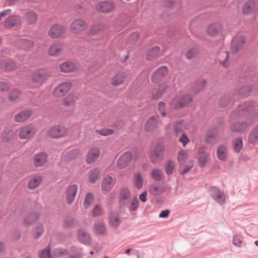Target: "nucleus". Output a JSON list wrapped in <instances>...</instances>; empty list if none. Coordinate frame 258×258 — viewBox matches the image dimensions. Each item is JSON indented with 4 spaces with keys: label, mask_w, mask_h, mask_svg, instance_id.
<instances>
[{
    "label": "nucleus",
    "mask_w": 258,
    "mask_h": 258,
    "mask_svg": "<svg viewBox=\"0 0 258 258\" xmlns=\"http://www.w3.org/2000/svg\"><path fill=\"white\" fill-rule=\"evenodd\" d=\"M46 79L47 75L44 70H37L33 73L29 82V85L31 87H40Z\"/></svg>",
    "instance_id": "obj_1"
},
{
    "label": "nucleus",
    "mask_w": 258,
    "mask_h": 258,
    "mask_svg": "<svg viewBox=\"0 0 258 258\" xmlns=\"http://www.w3.org/2000/svg\"><path fill=\"white\" fill-rule=\"evenodd\" d=\"M36 132V127L31 125H26L20 128L18 136L20 140L28 141L32 138Z\"/></svg>",
    "instance_id": "obj_2"
},
{
    "label": "nucleus",
    "mask_w": 258,
    "mask_h": 258,
    "mask_svg": "<svg viewBox=\"0 0 258 258\" xmlns=\"http://www.w3.org/2000/svg\"><path fill=\"white\" fill-rule=\"evenodd\" d=\"M47 136L51 139H58L67 136V128L61 125H55L48 130Z\"/></svg>",
    "instance_id": "obj_3"
},
{
    "label": "nucleus",
    "mask_w": 258,
    "mask_h": 258,
    "mask_svg": "<svg viewBox=\"0 0 258 258\" xmlns=\"http://www.w3.org/2000/svg\"><path fill=\"white\" fill-rule=\"evenodd\" d=\"M192 101L188 94H184L175 97L171 102V106L175 108H180L188 105Z\"/></svg>",
    "instance_id": "obj_4"
},
{
    "label": "nucleus",
    "mask_w": 258,
    "mask_h": 258,
    "mask_svg": "<svg viewBox=\"0 0 258 258\" xmlns=\"http://www.w3.org/2000/svg\"><path fill=\"white\" fill-rule=\"evenodd\" d=\"M72 87V84L71 82H62L55 88L52 94L55 97H61L69 92Z\"/></svg>",
    "instance_id": "obj_5"
},
{
    "label": "nucleus",
    "mask_w": 258,
    "mask_h": 258,
    "mask_svg": "<svg viewBox=\"0 0 258 258\" xmlns=\"http://www.w3.org/2000/svg\"><path fill=\"white\" fill-rule=\"evenodd\" d=\"M133 158L132 153L127 151L122 153L117 159L116 163V166L119 169H122L127 167Z\"/></svg>",
    "instance_id": "obj_6"
},
{
    "label": "nucleus",
    "mask_w": 258,
    "mask_h": 258,
    "mask_svg": "<svg viewBox=\"0 0 258 258\" xmlns=\"http://www.w3.org/2000/svg\"><path fill=\"white\" fill-rule=\"evenodd\" d=\"M86 22L82 19H76L71 24L70 30L74 34L78 35L84 31L86 28Z\"/></svg>",
    "instance_id": "obj_7"
},
{
    "label": "nucleus",
    "mask_w": 258,
    "mask_h": 258,
    "mask_svg": "<svg viewBox=\"0 0 258 258\" xmlns=\"http://www.w3.org/2000/svg\"><path fill=\"white\" fill-rule=\"evenodd\" d=\"M211 197L219 205H223L226 202V196L224 191L216 187H212L210 189Z\"/></svg>",
    "instance_id": "obj_8"
},
{
    "label": "nucleus",
    "mask_w": 258,
    "mask_h": 258,
    "mask_svg": "<svg viewBox=\"0 0 258 258\" xmlns=\"http://www.w3.org/2000/svg\"><path fill=\"white\" fill-rule=\"evenodd\" d=\"M164 148L162 145H156L150 153V159L152 162L155 163L162 159Z\"/></svg>",
    "instance_id": "obj_9"
},
{
    "label": "nucleus",
    "mask_w": 258,
    "mask_h": 258,
    "mask_svg": "<svg viewBox=\"0 0 258 258\" xmlns=\"http://www.w3.org/2000/svg\"><path fill=\"white\" fill-rule=\"evenodd\" d=\"M96 8L100 13L108 14L114 11V5L110 1H103L98 3Z\"/></svg>",
    "instance_id": "obj_10"
},
{
    "label": "nucleus",
    "mask_w": 258,
    "mask_h": 258,
    "mask_svg": "<svg viewBox=\"0 0 258 258\" xmlns=\"http://www.w3.org/2000/svg\"><path fill=\"white\" fill-rule=\"evenodd\" d=\"M63 26L59 24H54L50 28L48 34L52 38H57L61 37L65 32Z\"/></svg>",
    "instance_id": "obj_11"
},
{
    "label": "nucleus",
    "mask_w": 258,
    "mask_h": 258,
    "mask_svg": "<svg viewBox=\"0 0 258 258\" xmlns=\"http://www.w3.org/2000/svg\"><path fill=\"white\" fill-rule=\"evenodd\" d=\"M246 42V37L243 35H237L233 40L231 50L236 53L241 50Z\"/></svg>",
    "instance_id": "obj_12"
},
{
    "label": "nucleus",
    "mask_w": 258,
    "mask_h": 258,
    "mask_svg": "<svg viewBox=\"0 0 258 258\" xmlns=\"http://www.w3.org/2000/svg\"><path fill=\"white\" fill-rule=\"evenodd\" d=\"M78 192V186L75 184L70 185L68 186L66 191V202L68 205H71L74 202Z\"/></svg>",
    "instance_id": "obj_13"
},
{
    "label": "nucleus",
    "mask_w": 258,
    "mask_h": 258,
    "mask_svg": "<svg viewBox=\"0 0 258 258\" xmlns=\"http://www.w3.org/2000/svg\"><path fill=\"white\" fill-rule=\"evenodd\" d=\"M100 155L99 148L93 147L89 150L86 155V162L88 164H91L94 163Z\"/></svg>",
    "instance_id": "obj_14"
},
{
    "label": "nucleus",
    "mask_w": 258,
    "mask_h": 258,
    "mask_svg": "<svg viewBox=\"0 0 258 258\" xmlns=\"http://www.w3.org/2000/svg\"><path fill=\"white\" fill-rule=\"evenodd\" d=\"M223 31L222 25L220 23H214L209 25L206 30L208 35L216 37L220 34Z\"/></svg>",
    "instance_id": "obj_15"
},
{
    "label": "nucleus",
    "mask_w": 258,
    "mask_h": 258,
    "mask_svg": "<svg viewBox=\"0 0 258 258\" xmlns=\"http://www.w3.org/2000/svg\"><path fill=\"white\" fill-rule=\"evenodd\" d=\"M168 74L167 68L165 67H161L158 69L153 74L152 81L153 83H158L166 76Z\"/></svg>",
    "instance_id": "obj_16"
},
{
    "label": "nucleus",
    "mask_w": 258,
    "mask_h": 258,
    "mask_svg": "<svg viewBox=\"0 0 258 258\" xmlns=\"http://www.w3.org/2000/svg\"><path fill=\"white\" fill-rule=\"evenodd\" d=\"M43 178L41 175H34L31 176L28 182L27 187L30 190L37 188L42 183Z\"/></svg>",
    "instance_id": "obj_17"
},
{
    "label": "nucleus",
    "mask_w": 258,
    "mask_h": 258,
    "mask_svg": "<svg viewBox=\"0 0 258 258\" xmlns=\"http://www.w3.org/2000/svg\"><path fill=\"white\" fill-rule=\"evenodd\" d=\"M47 161V155L44 153H39L36 154L33 159V164L36 167L44 165Z\"/></svg>",
    "instance_id": "obj_18"
},
{
    "label": "nucleus",
    "mask_w": 258,
    "mask_h": 258,
    "mask_svg": "<svg viewBox=\"0 0 258 258\" xmlns=\"http://www.w3.org/2000/svg\"><path fill=\"white\" fill-rule=\"evenodd\" d=\"M63 50V44L58 42H55L50 46L48 50V53L50 56H56L59 55Z\"/></svg>",
    "instance_id": "obj_19"
},
{
    "label": "nucleus",
    "mask_w": 258,
    "mask_h": 258,
    "mask_svg": "<svg viewBox=\"0 0 258 258\" xmlns=\"http://www.w3.org/2000/svg\"><path fill=\"white\" fill-rule=\"evenodd\" d=\"M126 78V74L124 73H118L112 77L110 84L113 87H117L122 85Z\"/></svg>",
    "instance_id": "obj_20"
},
{
    "label": "nucleus",
    "mask_w": 258,
    "mask_h": 258,
    "mask_svg": "<svg viewBox=\"0 0 258 258\" xmlns=\"http://www.w3.org/2000/svg\"><path fill=\"white\" fill-rule=\"evenodd\" d=\"M59 68L60 72L64 73L74 72L77 69L76 65L72 61H66L61 63Z\"/></svg>",
    "instance_id": "obj_21"
},
{
    "label": "nucleus",
    "mask_w": 258,
    "mask_h": 258,
    "mask_svg": "<svg viewBox=\"0 0 258 258\" xmlns=\"http://www.w3.org/2000/svg\"><path fill=\"white\" fill-rule=\"evenodd\" d=\"M189 126V124L186 121H178L174 123V132L177 136L179 134L188 130Z\"/></svg>",
    "instance_id": "obj_22"
},
{
    "label": "nucleus",
    "mask_w": 258,
    "mask_h": 258,
    "mask_svg": "<svg viewBox=\"0 0 258 258\" xmlns=\"http://www.w3.org/2000/svg\"><path fill=\"white\" fill-rule=\"evenodd\" d=\"M31 115V110H24L16 114L14 117V120L16 122H22L27 120Z\"/></svg>",
    "instance_id": "obj_23"
},
{
    "label": "nucleus",
    "mask_w": 258,
    "mask_h": 258,
    "mask_svg": "<svg viewBox=\"0 0 258 258\" xmlns=\"http://www.w3.org/2000/svg\"><path fill=\"white\" fill-rule=\"evenodd\" d=\"M114 185V181L112 177L109 175L106 176L103 178L101 184L102 190L105 192L110 190Z\"/></svg>",
    "instance_id": "obj_24"
},
{
    "label": "nucleus",
    "mask_w": 258,
    "mask_h": 258,
    "mask_svg": "<svg viewBox=\"0 0 258 258\" xmlns=\"http://www.w3.org/2000/svg\"><path fill=\"white\" fill-rule=\"evenodd\" d=\"M257 3L255 0H249L246 2L242 8V12L244 14H249L256 8Z\"/></svg>",
    "instance_id": "obj_25"
},
{
    "label": "nucleus",
    "mask_w": 258,
    "mask_h": 258,
    "mask_svg": "<svg viewBox=\"0 0 258 258\" xmlns=\"http://www.w3.org/2000/svg\"><path fill=\"white\" fill-rule=\"evenodd\" d=\"M15 62L12 60H0V68L5 71H13L16 69Z\"/></svg>",
    "instance_id": "obj_26"
},
{
    "label": "nucleus",
    "mask_w": 258,
    "mask_h": 258,
    "mask_svg": "<svg viewBox=\"0 0 258 258\" xmlns=\"http://www.w3.org/2000/svg\"><path fill=\"white\" fill-rule=\"evenodd\" d=\"M21 24L20 17L16 16H12L8 17L5 22V25L7 28L17 26Z\"/></svg>",
    "instance_id": "obj_27"
},
{
    "label": "nucleus",
    "mask_w": 258,
    "mask_h": 258,
    "mask_svg": "<svg viewBox=\"0 0 258 258\" xmlns=\"http://www.w3.org/2000/svg\"><path fill=\"white\" fill-rule=\"evenodd\" d=\"M39 219V215L37 213L28 215L23 220V224L25 226H29Z\"/></svg>",
    "instance_id": "obj_28"
},
{
    "label": "nucleus",
    "mask_w": 258,
    "mask_h": 258,
    "mask_svg": "<svg viewBox=\"0 0 258 258\" xmlns=\"http://www.w3.org/2000/svg\"><path fill=\"white\" fill-rule=\"evenodd\" d=\"M158 118L156 116H152L150 117L146 121L144 129L146 132H151L153 131L156 127L157 124Z\"/></svg>",
    "instance_id": "obj_29"
},
{
    "label": "nucleus",
    "mask_w": 258,
    "mask_h": 258,
    "mask_svg": "<svg viewBox=\"0 0 258 258\" xmlns=\"http://www.w3.org/2000/svg\"><path fill=\"white\" fill-rule=\"evenodd\" d=\"M251 124V123H247L246 122H238L234 123L231 130L233 132H242L247 129Z\"/></svg>",
    "instance_id": "obj_30"
},
{
    "label": "nucleus",
    "mask_w": 258,
    "mask_h": 258,
    "mask_svg": "<svg viewBox=\"0 0 258 258\" xmlns=\"http://www.w3.org/2000/svg\"><path fill=\"white\" fill-rule=\"evenodd\" d=\"M204 148H201L198 151V162L201 167L204 166L208 161V157Z\"/></svg>",
    "instance_id": "obj_31"
},
{
    "label": "nucleus",
    "mask_w": 258,
    "mask_h": 258,
    "mask_svg": "<svg viewBox=\"0 0 258 258\" xmlns=\"http://www.w3.org/2000/svg\"><path fill=\"white\" fill-rule=\"evenodd\" d=\"M79 240L85 244H89L91 241L90 236L84 230L80 229L78 232Z\"/></svg>",
    "instance_id": "obj_32"
},
{
    "label": "nucleus",
    "mask_w": 258,
    "mask_h": 258,
    "mask_svg": "<svg viewBox=\"0 0 258 258\" xmlns=\"http://www.w3.org/2000/svg\"><path fill=\"white\" fill-rule=\"evenodd\" d=\"M133 183L136 188L138 189H140L143 187L144 181L141 173L138 172L134 174Z\"/></svg>",
    "instance_id": "obj_33"
},
{
    "label": "nucleus",
    "mask_w": 258,
    "mask_h": 258,
    "mask_svg": "<svg viewBox=\"0 0 258 258\" xmlns=\"http://www.w3.org/2000/svg\"><path fill=\"white\" fill-rule=\"evenodd\" d=\"M149 192L151 194L157 196L162 194L164 192V188L162 185L153 184L149 187Z\"/></svg>",
    "instance_id": "obj_34"
},
{
    "label": "nucleus",
    "mask_w": 258,
    "mask_h": 258,
    "mask_svg": "<svg viewBox=\"0 0 258 258\" xmlns=\"http://www.w3.org/2000/svg\"><path fill=\"white\" fill-rule=\"evenodd\" d=\"M120 223V220L117 214L111 213L109 217V224L110 226L113 227L117 228Z\"/></svg>",
    "instance_id": "obj_35"
},
{
    "label": "nucleus",
    "mask_w": 258,
    "mask_h": 258,
    "mask_svg": "<svg viewBox=\"0 0 258 258\" xmlns=\"http://www.w3.org/2000/svg\"><path fill=\"white\" fill-rule=\"evenodd\" d=\"M81 154L80 150L74 149L69 151L65 156V159L68 161L73 160L78 158Z\"/></svg>",
    "instance_id": "obj_36"
},
{
    "label": "nucleus",
    "mask_w": 258,
    "mask_h": 258,
    "mask_svg": "<svg viewBox=\"0 0 258 258\" xmlns=\"http://www.w3.org/2000/svg\"><path fill=\"white\" fill-rule=\"evenodd\" d=\"M100 178V171L97 169H94L89 171L88 180L91 183H95Z\"/></svg>",
    "instance_id": "obj_37"
},
{
    "label": "nucleus",
    "mask_w": 258,
    "mask_h": 258,
    "mask_svg": "<svg viewBox=\"0 0 258 258\" xmlns=\"http://www.w3.org/2000/svg\"><path fill=\"white\" fill-rule=\"evenodd\" d=\"M217 155L218 158L222 161L226 160L227 156V149L226 146H220L217 150Z\"/></svg>",
    "instance_id": "obj_38"
},
{
    "label": "nucleus",
    "mask_w": 258,
    "mask_h": 258,
    "mask_svg": "<svg viewBox=\"0 0 258 258\" xmlns=\"http://www.w3.org/2000/svg\"><path fill=\"white\" fill-rule=\"evenodd\" d=\"M24 19L28 24H32L36 22L37 17L34 12L29 11L25 13Z\"/></svg>",
    "instance_id": "obj_39"
},
{
    "label": "nucleus",
    "mask_w": 258,
    "mask_h": 258,
    "mask_svg": "<svg viewBox=\"0 0 258 258\" xmlns=\"http://www.w3.org/2000/svg\"><path fill=\"white\" fill-rule=\"evenodd\" d=\"M248 141L251 144L255 143L258 141V124L254 126L249 133Z\"/></svg>",
    "instance_id": "obj_40"
},
{
    "label": "nucleus",
    "mask_w": 258,
    "mask_h": 258,
    "mask_svg": "<svg viewBox=\"0 0 258 258\" xmlns=\"http://www.w3.org/2000/svg\"><path fill=\"white\" fill-rule=\"evenodd\" d=\"M94 228L95 232L98 234H104L106 231L105 225L103 222H96L94 224Z\"/></svg>",
    "instance_id": "obj_41"
},
{
    "label": "nucleus",
    "mask_w": 258,
    "mask_h": 258,
    "mask_svg": "<svg viewBox=\"0 0 258 258\" xmlns=\"http://www.w3.org/2000/svg\"><path fill=\"white\" fill-rule=\"evenodd\" d=\"M228 52L226 51H221L218 54L219 61L223 67L227 66V60L228 58Z\"/></svg>",
    "instance_id": "obj_42"
},
{
    "label": "nucleus",
    "mask_w": 258,
    "mask_h": 258,
    "mask_svg": "<svg viewBox=\"0 0 258 258\" xmlns=\"http://www.w3.org/2000/svg\"><path fill=\"white\" fill-rule=\"evenodd\" d=\"M188 157V152L184 150H180L177 155V158L180 165L184 164Z\"/></svg>",
    "instance_id": "obj_43"
},
{
    "label": "nucleus",
    "mask_w": 258,
    "mask_h": 258,
    "mask_svg": "<svg viewBox=\"0 0 258 258\" xmlns=\"http://www.w3.org/2000/svg\"><path fill=\"white\" fill-rule=\"evenodd\" d=\"M160 52V49L158 47H154L149 50L147 54V58L148 60L153 59L157 57Z\"/></svg>",
    "instance_id": "obj_44"
},
{
    "label": "nucleus",
    "mask_w": 258,
    "mask_h": 258,
    "mask_svg": "<svg viewBox=\"0 0 258 258\" xmlns=\"http://www.w3.org/2000/svg\"><path fill=\"white\" fill-rule=\"evenodd\" d=\"M44 232V227L42 224H38L34 228L32 235L35 239L39 238Z\"/></svg>",
    "instance_id": "obj_45"
},
{
    "label": "nucleus",
    "mask_w": 258,
    "mask_h": 258,
    "mask_svg": "<svg viewBox=\"0 0 258 258\" xmlns=\"http://www.w3.org/2000/svg\"><path fill=\"white\" fill-rule=\"evenodd\" d=\"M194 161L189 160L185 166L183 164L180 165L179 173L181 175H183L187 173L194 166Z\"/></svg>",
    "instance_id": "obj_46"
},
{
    "label": "nucleus",
    "mask_w": 258,
    "mask_h": 258,
    "mask_svg": "<svg viewBox=\"0 0 258 258\" xmlns=\"http://www.w3.org/2000/svg\"><path fill=\"white\" fill-rule=\"evenodd\" d=\"M131 194L130 190L127 188H122L120 190L119 194V201L123 202L124 200H127L130 197Z\"/></svg>",
    "instance_id": "obj_47"
},
{
    "label": "nucleus",
    "mask_w": 258,
    "mask_h": 258,
    "mask_svg": "<svg viewBox=\"0 0 258 258\" xmlns=\"http://www.w3.org/2000/svg\"><path fill=\"white\" fill-rule=\"evenodd\" d=\"M151 175L153 179L157 181H160L162 179L163 172L160 169H154L152 171Z\"/></svg>",
    "instance_id": "obj_48"
},
{
    "label": "nucleus",
    "mask_w": 258,
    "mask_h": 258,
    "mask_svg": "<svg viewBox=\"0 0 258 258\" xmlns=\"http://www.w3.org/2000/svg\"><path fill=\"white\" fill-rule=\"evenodd\" d=\"M175 164L174 162L171 160L168 161L165 167V172L167 174H171L174 171Z\"/></svg>",
    "instance_id": "obj_49"
},
{
    "label": "nucleus",
    "mask_w": 258,
    "mask_h": 258,
    "mask_svg": "<svg viewBox=\"0 0 258 258\" xmlns=\"http://www.w3.org/2000/svg\"><path fill=\"white\" fill-rule=\"evenodd\" d=\"M94 200V196L91 193H88L85 198L84 201V207L85 208H88L91 204L93 203Z\"/></svg>",
    "instance_id": "obj_50"
},
{
    "label": "nucleus",
    "mask_w": 258,
    "mask_h": 258,
    "mask_svg": "<svg viewBox=\"0 0 258 258\" xmlns=\"http://www.w3.org/2000/svg\"><path fill=\"white\" fill-rule=\"evenodd\" d=\"M243 147L242 140L240 138L236 139L234 142V149L236 152L240 151Z\"/></svg>",
    "instance_id": "obj_51"
},
{
    "label": "nucleus",
    "mask_w": 258,
    "mask_h": 258,
    "mask_svg": "<svg viewBox=\"0 0 258 258\" xmlns=\"http://www.w3.org/2000/svg\"><path fill=\"white\" fill-rule=\"evenodd\" d=\"M198 54V50L195 48H190L188 49L186 53V57L188 59H191L195 57Z\"/></svg>",
    "instance_id": "obj_52"
},
{
    "label": "nucleus",
    "mask_w": 258,
    "mask_h": 258,
    "mask_svg": "<svg viewBox=\"0 0 258 258\" xmlns=\"http://www.w3.org/2000/svg\"><path fill=\"white\" fill-rule=\"evenodd\" d=\"M77 224V222L75 219L71 218L66 219L63 223V227L70 228L75 226Z\"/></svg>",
    "instance_id": "obj_53"
},
{
    "label": "nucleus",
    "mask_w": 258,
    "mask_h": 258,
    "mask_svg": "<svg viewBox=\"0 0 258 258\" xmlns=\"http://www.w3.org/2000/svg\"><path fill=\"white\" fill-rule=\"evenodd\" d=\"M75 102V99H74L71 95L67 96L63 101V104L66 106H70L73 105Z\"/></svg>",
    "instance_id": "obj_54"
},
{
    "label": "nucleus",
    "mask_w": 258,
    "mask_h": 258,
    "mask_svg": "<svg viewBox=\"0 0 258 258\" xmlns=\"http://www.w3.org/2000/svg\"><path fill=\"white\" fill-rule=\"evenodd\" d=\"M68 254L67 250L62 248H57L55 249L53 252L54 256L59 257L63 255H66Z\"/></svg>",
    "instance_id": "obj_55"
},
{
    "label": "nucleus",
    "mask_w": 258,
    "mask_h": 258,
    "mask_svg": "<svg viewBox=\"0 0 258 258\" xmlns=\"http://www.w3.org/2000/svg\"><path fill=\"white\" fill-rule=\"evenodd\" d=\"M96 132L100 135L106 136L113 134L114 131L111 129L104 128L100 130H97Z\"/></svg>",
    "instance_id": "obj_56"
},
{
    "label": "nucleus",
    "mask_w": 258,
    "mask_h": 258,
    "mask_svg": "<svg viewBox=\"0 0 258 258\" xmlns=\"http://www.w3.org/2000/svg\"><path fill=\"white\" fill-rule=\"evenodd\" d=\"M139 205V201L137 198H135L131 201L129 206V210L131 211H136Z\"/></svg>",
    "instance_id": "obj_57"
},
{
    "label": "nucleus",
    "mask_w": 258,
    "mask_h": 258,
    "mask_svg": "<svg viewBox=\"0 0 258 258\" xmlns=\"http://www.w3.org/2000/svg\"><path fill=\"white\" fill-rule=\"evenodd\" d=\"M20 92L18 90H13L9 94V98L10 100L14 101L18 98Z\"/></svg>",
    "instance_id": "obj_58"
},
{
    "label": "nucleus",
    "mask_w": 258,
    "mask_h": 258,
    "mask_svg": "<svg viewBox=\"0 0 258 258\" xmlns=\"http://www.w3.org/2000/svg\"><path fill=\"white\" fill-rule=\"evenodd\" d=\"M102 214L101 208L98 206L96 205L92 210V215L93 217H97Z\"/></svg>",
    "instance_id": "obj_59"
},
{
    "label": "nucleus",
    "mask_w": 258,
    "mask_h": 258,
    "mask_svg": "<svg viewBox=\"0 0 258 258\" xmlns=\"http://www.w3.org/2000/svg\"><path fill=\"white\" fill-rule=\"evenodd\" d=\"M242 238L241 236L236 235L233 237V243L237 246H240L242 243Z\"/></svg>",
    "instance_id": "obj_60"
},
{
    "label": "nucleus",
    "mask_w": 258,
    "mask_h": 258,
    "mask_svg": "<svg viewBox=\"0 0 258 258\" xmlns=\"http://www.w3.org/2000/svg\"><path fill=\"white\" fill-rule=\"evenodd\" d=\"M179 141L182 144L183 147H185L189 142V140L186 135L183 134L179 139Z\"/></svg>",
    "instance_id": "obj_61"
},
{
    "label": "nucleus",
    "mask_w": 258,
    "mask_h": 258,
    "mask_svg": "<svg viewBox=\"0 0 258 258\" xmlns=\"http://www.w3.org/2000/svg\"><path fill=\"white\" fill-rule=\"evenodd\" d=\"M106 26L103 24H99L94 28V33H99L106 30Z\"/></svg>",
    "instance_id": "obj_62"
},
{
    "label": "nucleus",
    "mask_w": 258,
    "mask_h": 258,
    "mask_svg": "<svg viewBox=\"0 0 258 258\" xmlns=\"http://www.w3.org/2000/svg\"><path fill=\"white\" fill-rule=\"evenodd\" d=\"M9 85L5 82H0V92H6L9 90Z\"/></svg>",
    "instance_id": "obj_63"
},
{
    "label": "nucleus",
    "mask_w": 258,
    "mask_h": 258,
    "mask_svg": "<svg viewBox=\"0 0 258 258\" xmlns=\"http://www.w3.org/2000/svg\"><path fill=\"white\" fill-rule=\"evenodd\" d=\"M40 258H52L50 254V250L45 248L42 250L40 254Z\"/></svg>",
    "instance_id": "obj_64"
}]
</instances>
